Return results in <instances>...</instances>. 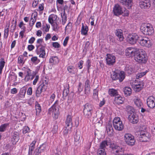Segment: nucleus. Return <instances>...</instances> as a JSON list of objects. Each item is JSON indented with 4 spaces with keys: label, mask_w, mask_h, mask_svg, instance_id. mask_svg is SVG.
Segmentation results:
<instances>
[{
    "label": "nucleus",
    "mask_w": 155,
    "mask_h": 155,
    "mask_svg": "<svg viewBox=\"0 0 155 155\" xmlns=\"http://www.w3.org/2000/svg\"><path fill=\"white\" fill-rule=\"evenodd\" d=\"M113 125L114 129L118 131H121L124 128V126L120 118L118 117H115L113 121Z\"/></svg>",
    "instance_id": "423d86ee"
},
{
    "label": "nucleus",
    "mask_w": 155,
    "mask_h": 155,
    "mask_svg": "<svg viewBox=\"0 0 155 155\" xmlns=\"http://www.w3.org/2000/svg\"><path fill=\"white\" fill-rule=\"evenodd\" d=\"M39 76L38 75H36L35 76V78L33 82V84L34 85H35L39 80Z\"/></svg>",
    "instance_id": "bf43d9fd"
},
{
    "label": "nucleus",
    "mask_w": 155,
    "mask_h": 155,
    "mask_svg": "<svg viewBox=\"0 0 155 155\" xmlns=\"http://www.w3.org/2000/svg\"><path fill=\"white\" fill-rule=\"evenodd\" d=\"M31 61L35 64H37L40 62L39 59L36 56L32 57L31 58Z\"/></svg>",
    "instance_id": "8fccbe9b"
},
{
    "label": "nucleus",
    "mask_w": 155,
    "mask_h": 155,
    "mask_svg": "<svg viewBox=\"0 0 155 155\" xmlns=\"http://www.w3.org/2000/svg\"><path fill=\"white\" fill-rule=\"evenodd\" d=\"M97 155H106V153L105 151V149L99 148L97 151Z\"/></svg>",
    "instance_id": "49530a36"
},
{
    "label": "nucleus",
    "mask_w": 155,
    "mask_h": 155,
    "mask_svg": "<svg viewBox=\"0 0 155 155\" xmlns=\"http://www.w3.org/2000/svg\"><path fill=\"white\" fill-rule=\"evenodd\" d=\"M91 142H88L84 147L85 150H84V153L85 155L87 153V155H89L88 154V149H89L91 147Z\"/></svg>",
    "instance_id": "e433bc0d"
},
{
    "label": "nucleus",
    "mask_w": 155,
    "mask_h": 155,
    "mask_svg": "<svg viewBox=\"0 0 155 155\" xmlns=\"http://www.w3.org/2000/svg\"><path fill=\"white\" fill-rule=\"evenodd\" d=\"M84 87L85 89V93L88 94L90 92V81L88 79H87L85 82Z\"/></svg>",
    "instance_id": "7c9ffc66"
},
{
    "label": "nucleus",
    "mask_w": 155,
    "mask_h": 155,
    "mask_svg": "<svg viewBox=\"0 0 155 155\" xmlns=\"http://www.w3.org/2000/svg\"><path fill=\"white\" fill-rule=\"evenodd\" d=\"M5 62L3 58H2L0 61V74L2 73V70L5 66Z\"/></svg>",
    "instance_id": "37998d69"
},
{
    "label": "nucleus",
    "mask_w": 155,
    "mask_h": 155,
    "mask_svg": "<svg viewBox=\"0 0 155 155\" xmlns=\"http://www.w3.org/2000/svg\"><path fill=\"white\" fill-rule=\"evenodd\" d=\"M124 92L126 96H129L132 93L131 89L130 87H126L124 89Z\"/></svg>",
    "instance_id": "c9c22d12"
},
{
    "label": "nucleus",
    "mask_w": 155,
    "mask_h": 155,
    "mask_svg": "<svg viewBox=\"0 0 155 155\" xmlns=\"http://www.w3.org/2000/svg\"><path fill=\"white\" fill-rule=\"evenodd\" d=\"M111 144V141L109 138H106L105 140L102 141L100 144V148L105 149L107 147L110 145Z\"/></svg>",
    "instance_id": "b1692460"
},
{
    "label": "nucleus",
    "mask_w": 155,
    "mask_h": 155,
    "mask_svg": "<svg viewBox=\"0 0 155 155\" xmlns=\"http://www.w3.org/2000/svg\"><path fill=\"white\" fill-rule=\"evenodd\" d=\"M64 9V12L63 13V15H61L62 18V25H64L65 23L67 21V17L66 15H65V13Z\"/></svg>",
    "instance_id": "de8ad7c7"
},
{
    "label": "nucleus",
    "mask_w": 155,
    "mask_h": 155,
    "mask_svg": "<svg viewBox=\"0 0 155 155\" xmlns=\"http://www.w3.org/2000/svg\"><path fill=\"white\" fill-rule=\"evenodd\" d=\"M139 5L140 7L142 9L149 8L151 6L150 0H140Z\"/></svg>",
    "instance_id": "9b49d317"
},
{
    "label": "nucleus",
    "mask_w": 155,
    "mask_h": 155,
    "mask_svg": "<svg viewBox=\"0 0 155 155\" xmlns=\"http://www.w3.org/2000/svg\"><path fill=\"white\" fill-rule=\"evenodd\" d=\"M80 138V135L78 133H76V134L74 136L75 141L76 142L78 141Z\"/></svg>",
    "instance_id": "4d7b16f0"
},
{
    "label": "nucleus",
    "mask_w": 155,
    "mask_h": 155,
    "mask_svg": "<svg viewBox=\"0 0 155 155\" xmlns=\"http://www.w3.org/2000/svg\"><path fill=\"white\" fill-rule=\"evenodd\" d=\"M35 148V147H29V150L28 151V155H32V152Z\"/></svg>",
    "instance_id": "680f3d73"
},
{
    "label": "nucleus",
    "mask_w": 155,
    "mask_h": 155,
    "mask_svg": "<svg viewBox=\"0 0 155 155\" xmlns=\"http://www.w3.org/2000/svg\"><path fill=\"white\" fill-rule=\"evenodd\" d=\"M137 50L138 49L137 48L135 49L130 47L128 48L125 50V55L128 57L134 56Z\"/></svg>",
    "instance_id": "4468645a"
},
{
    "label": "nucleus",
    "mask_w": 155,
    "mask_h": 155,
    "mask_svg": "<svg viewBox=\"0 0 155 155\" xmlns=\"http://www.w3.org/2000/svg\"><path fill=\"white\" fill-rule=\"evenodd\" d=\"M124 98L122 97L119 94L115 96L113 103L115 104H122L123 102Z\"/></svg>",
    "instance_id": "bb28decb"
},
{
    "label": "nucleus",
    "mask_w": 155,
    "mask_h": 155,
    "mask_svg": "<svg viewBox=\"0 0 155 155\" xmlns=\"http://www.w3.org/2000/svg\"><path fill=\"white\" fill-rule=\"evenodd\" d=\"M35 21L36 20L33 19L32 17L31 19L30 22L29 23L30 26H32L34 25L35 22Z\"/></svg>",
    "instance_id": "338daca9"
},
{
    "label": "nucleus",
    "mask_w": 155,
    "mask_h": 155,
    "mask_svg": "<svg viewBox=\"0 0 155 155\" xmlns=\"http://www.w3.org/2000/svg\"><path fill=\"white\" fill-rule=\"evenodd\" d=\"M125 71L128 74H130L134 72V69L131 66L127 65L125 67Z\"/></svg>",
    "instance_id": "c03bdc74"
},
{
    "label": "nucleus",
    "mask_w": 155,
    "mask_h": 155,
    "mask_svg": "<svg viewBox=\"0 0 155 155\" xmlns=\"http://www.w3.org/2000/svg\"><path fill=\"white\" fill-rule=\"evenodd\" d=\"M133 101L134 104L138 107L140 108L142 106L143 103L138 97L135 96Z\"/></svg>",
    "instance_id": "c85d7f7f"
},
{
    "label": "nucleus",
    "mask_w": 155,
    "mask_h": 155,
    "mask_svg": "<svg viewBox=\"0 0 155 155\" xmlns=\"http://www.w3.org/2000/svg\"><path fill=\"white\" fill-rule=\"evenodd\" d=\"M9 123H5L2 124L0 126V132H3L5 131L8 127H9Z\"/></svg>",
    "instance_id": "58836bf2"
},
{
    "label": "nucleus",
    "mask_w": 155,
    "mask_h": 155,
    "mask_svg": "<svg viewBox=\"0 0 155 155\" xmlns=\"http://www.w3.org/2000/svg\"><path fill=\"white\" fill-rule=\"evenodd\" d=\"M106 131L108 135L112 136L113 134L114 130L111 124L108 123L107 124Z\"/></svg>",
    "instance_id": "393cba45"
},
{
    "label": "nucleus",
    "mask_w": 155,
    "mask_h": 155,
    "mask_svg": "<svg viewBox=\"0 0 155 155\" xmlns=\"http://www.w3.org/2000/svg\"><path fill=\"white\" fill-rule=\"evenodd\" d=\"M110 147L111 148L114 150H116L117 149V148L120 149L119 146H117L114 143L112 144L111 143V144L110 145Z\"/></svg>",
    "instance_id": "5fc2aeb1"
},
{
    "label": "nucleus",
    "mask_w": 155,
    "mask_h": 155,
    "mask_svg": "<svg viewBox=\"0 0 155 155\" xmlns=\"http://www.w3.org/2000/svg\"><path fill=\"white\" fill-rule=\"evenodd\" d=\"M120 3L126 7L128 9H130L133 5V0H119Z\"/></svg>",
    "instance_id": "6ab92c4d"
},
{
    "label": "nucleus",
    "mask_w": 155,
    "mask_h": 155,
    "mask_svg": "<svg viewBox=\"0 0 155 155\" xmlns=\"http://www.w3.org/2000/svg\"><path fill=\"white\" fill-rule=\"evenodd\" d=\"M81 25L82 27L81 30V34L82 35L86 36L87 35L88 27L87 25L85 26L83 23H82Z\"/></svg>",
    "instance_id": "cd10ccee"
},
{
    "label": "nucleus",
    "mask_w": 155,
    "mask_h": 155,
    "mask_svg": "<svg viewBox=\"0 0 155 155\" xmlns=\"http://www.w3.org/2000/svg\"><path fill=\"white\" fill-rule=\"evenodd\" d=\"M24 59L22 55H20L18 58V63L20 64H23L24 62L23 61Z\"/></svg>",
    "instance_id": "864d4df0"
},
{
    "label": "nucleus",
    "mask_w": 155,
    "mask_h": 155,
    "mask_svg": "<svg viewBox=\"0 0 155 155\" xmlns=\"http://www.w3.org/2000/svg\"><path fill=\"white\" fill-rule=\"evenodd\" d=\"M48 113L52 114L53 118L56 119L58 118L59 114V108L58 101L57 100L53 105L48 109Z\"/></svg>",
    "instance_id": "f03ea898"
},
{
    "label": "nucleus",
    "mask_w": 155,
    "mask_h": 155,
    "mask_svg": "<svg viewBox=\"0 0 155 155\" xmlns=\"http://www.w3.org/2000/svg\"><path fill=\"white\" fill-rule=\"evenodd\" d=\"M94 107L91 104L86 103L84 105L83 114L84 117L87 118L91 117L94 112Z\"/></svg>",
    "instance_id": "20e7f679"
},
{
    "label": "nucleus",
    "mask_w": 155,
    "mask_h": 155,
    "mask_svg": "<svg viewBox=\"0 0 155 155\" xmlns=\"http://www.w3.org/2000/svg\"><path fill=\"white\" fill-rule=\"evenodd\" d=\"M124 140L127 144L130 146L134 145L135 142L134 137L130 134H126L124 136Z\"/></svg>",
    "instance_id": "0eeeda50"
},
{
    "label": "nucleus",
    "mask_w": 155,
    "mask_h": 155,
    "mask_svg": "<svg viewBox=\"0 0 155 155\" xmlns=\"http://www.w3.org/2000/svg\"><path fill=\"white\" fill-rule=\"evenodd\" d=\"M46 147V144L45 143H43L35 149L34 154V155H39L41 153L45 151Z\"/></svg>",
    "instance_id": "dca6fc26"
},
{
    "label": "nucleus",
    "mask_w": 155,
    "mask_h": 155,
    "mask_svg": "<svg viewBox=\"0 0 155 155\" xmlns=\"http://www.w3.org/2000/svg\"><path fill=\"white\" fill-rule=\"evenodd\" d=\"M113 11L115 15L119 16L123 13L124 10L120 5L116 4L115 5L114 7Z\"/></svg>",
    "instance_id": "ddd939ff"
},
{
    "label": "nucleus",
    "mask_w": 155,
    "mask_h": 155,
    "mask_svg": "<svg viewBox=\"0 0 155 155\" xmlns=\"http://www.w3.org/2000/svg\"><path fill=\"white\" fill-rule=\"evenodd\" d=\"M124 151V149L120 147V149L117 148V149L115 150V152L119 155H122V152Z\"/></svg>",
    "instance_id": "6e6d98bb"
},
{
    "label": "nucleus",
    "mask_w": 155,
    "mask_h": 155,
    "mask_svg": "<svg viewBox=\"0 0 155 155\" xmlns=\"http://www.w3.org/2000/svg\"><path fill=\"white\" fill-rule=\"evenodd\" d=\"M26 92V90L25 87H23L21 88L19 93L20 97L21 98H24L25 97Z\"/></svg>",
    "instance_id": "79ce46f5"
},
{
    "label": "nucleus",
    "mask_w": 155,
    "mask_h": 155,
    "mask_svg": "<svg viewBox=\"0 0 155 155\" xmlns=\"http://www.w3.org/2000/svg\"><path fill=\"white\" fill-rule=\"evenodd\" d=\"M49 81V80L46 77L43 78H42V82L40 85H44L46 87V88H47L48 85Z\"/></svg>",
    "instance_id": "a18cd8bd"
},
{
    "label": "nucleus",
    "mask_w": 155,
    "mask_h": 155,
    "mask_svg": "<svg viewBox=\"0 0 155 155\" xmlns=\"http://www.w3.org/2000/svg\"><path fill=\"white\" fill-rule=\"evenodd\" d=\"M35 108L36 110V114L38 115L41 111V107L38 103L36 101L35 103Z\"/></svg>",
    "instance_id": "72a5a7b5"
},
{
    "label": "nucleus",
    "mask_w": 155,
    "mask_h": 155,
    "mask_svg": "<svg viewBox=\"0 0 155 155\" xmlns=\"http://www.w3.org/2000/svg\"><path fill=\"white\" fill-rule=\"evenodd\" d=\"M19 139V134L17 132L14 131L12 133L11 140L13 144H16Z\"/></svg>",
    "instance_id": "aec40b11"
},
{
    "label": "nucleus",
    "mask_w": 155,
    "mask_h": 155,
    "mask_svg": "<svg viewBox=\"0 0 155 155\" xmlns=\"http://www.w3.org/2000/svg\"><path fill=\"white\" fill-rule=\"evenodd\" d=\"M147 104L149 107L153 108L155 106V98L153 96H150L147 99Z\"/></svg>",
    "instance_id": "a211bd4d"
},
{
    "label": "nucleus",
    "mask_w": 155,
    "mask_h": 155,
    "mask_svg": "<svg viewBox=\"0 0 155 155\" xmlns=\"http://www.w3.org/2000/svg\"><path fill=\"white\" fill-rule=\"evenodd\" d=\"M9 25H7L5 28L4 31V37L6 39L8 37L9 32Z\"/></svg>",
    "instance_id": "4c0bfd02"
},
{
    "label": "nucleus",
    "mask_w": 155,
    "mask_h": 155,
    "mask_svg": "<svg viewBox=\"0 0 155 155\" xmlns=\"http://www.w3.org/2000/svg\"><path fill=\"white\" fill-rule=\"evenodd\" d=\"M116 35L117 36L120 41L124 40V37L123 36V31L120 29H117L115 32Z\"/></svg>",
    "instance_id": "a878e982"
},
{
    "label": "nucleus",
    "mask_w": 155,
    "mask_h": 155,
    "mask_svg": "<svg viewBox=\"0 0 155 155\" xmlns=\"http://www.w3.org/2000/svg\"><path fill=\"white\" fill-rule=\"evenodd\" d=\"M49 61L50 63L55 64L58 62L59 60L57 57L52 56L49 59Z\"/></svg>",
    "instance_id": "a19ab883"
},
{
    "label": "nucleus",
    "mask_w": 155,
    "mask_h": 155,
    "mask_svg": "<svg viewBox=\"0 0 155 155\" xmlns=\"http://www.w3.org/2000/svg\"><path fill=\"white\" fill-rule=\"evenodd\" d=\"M140 30L144 35H151L154 32L152 25L150 23L143 24L140 27Z\"/></svg>",
    "instance_id": "7ed1b4c3"
},
{
    "label": "nucleus",
    "mask_w": 155,
    "mask_h": 155,
    "mask_svg": "<svg viewBox=\"0 0 155 155\" xmlns=\"http://www.w3.org/2000/svg\"><path fill=\"white\" fill-rule=\"evenodd\" d=\"M75 68L73 66H69L67 67V70L70 73L74 74L75 72L74 71Z\"/></svg>",
    "instance_id": "09e8293b"
},
{
    "label": "nucleus",
    "mask_w": 155,
    "mask_h": 155,
    "mask_svg": "<svg viewBox=\"0 0 155 155\" xmlns=\"http://www.w3.org/2000/svg\"><path fill=\"white\" fill-rule=\"evenodd\" d=\"M82 90L83 88L82 87V83L81 82H79L78 84V91L80 92L82 91Z\"/></svg>",
    "instance_id": "e2e57ef3"
},
{
    "label": "nucleus",
    "mask_w": 155,
    "mask_h": 155,
    "mask_svg": "<svg viewBox=\"0 0 155 155\" xmlns=\"http://www.w3.org/2000/svg\"><path fill=\"white\" fill-rule=\"evenodd\" d=\"M30 131V129L28 126H25L23 129V133L24 134H25L27 133H28Z\"/></svg>",
    "instance_id": "13d9d810"
},
{
    "label": "nucleus",
    "mask_w": 155,
    "mask_h": 155,
    "mask_svg": "<svg viewBox=\"0 0 155 155\" xmlns=\"http://www.w3.org/2000/svg\"><path fill=\"white\" fill-rule=\"evenodd\" d=\"M22 70L24 71V74L25 75L24 80L25 81L27 82L30 80V77L31 74V70L29 68L22 69Z\"/></svg>",
    "instance_id": "412c9836"
},
{
    "label": "nucleus",
    "mask_w": 155,
    "mask_h": 155,
    "mask_svg": "<svg viewBox=\"0 0 155 155\" xmlns=\"http://www.w3.org/2000/svg\"><path fill=\"white\" fill-rule=\"evenodd\" d=\"M52 46L55 48H59L60 47V44L57 42H54L52 43Z\"/></svg>",
    "instance_id": "0e129e2a"
},
{
    "label": "nucleus",
    "mask_w": 155,
    "mask_h": 155,
    "mask_svg": "<svg viewBox=\"0 0 155 155\" xmlns=\"http://www.w3.org/2000/svg\"><path fill=\"white\" fill-rule=\"evenodd\" d=\"M32 88L31 87L28 88L27 91V94L29 95H31L32 94Z\"/></svg>",
    "instance_id": "774afa93"
},
{
    "label": "nucleus",
    "mask_w": 155,
    "mask_h": 155,
    "mask_svg": "<svg viewBox=\"0 0 155 155\" xmlns=\"http://www.w3.org/2000/svg\"><path fill=\"white\" fill-rule=\"evenodd\" d=\"M128 119L129 121L133 124H135L138 121V117L136 113L128 115Z\"/></svg>",
    "instance_id": "f3484780"
},
{
    "label": "nucleus",
    "mask_w": 155,
    "mask_h": 155,
    "mask_svg": "<svg viewBox=\"0 0 155 155\" xmlns=\"http://www.w3.org/2000/svg\"><path fill=\"white\" fill-rule=\"evenodd\" d=\"M57 18V16L55 15L51 14L50 15L48 18L49 22L51 24L55 23L56 21Z\"/></svg>",
    "instance_id": "c756f323"
},
{
    "label": "nucleus",
    "mask_w": 155,
    "mask_h": 155,
    "mask_svg": "<svg viewBox=\"0 0 155 155\" xmlns=\"http://www.w3.org/2000/svg\"><path fill=\"white\" fill-rule=\"evenodd\" d=\"M146 72H144L138 74L137 75V79L141 78L143 76H144L146 74Z\"/></svg>",
    "instance_id": "052dcab7"
},
{
    "label": "nucleus",
    "mask_w": 155,
    "mask_h": 155,
    "mask_svg": "<svg viewBox=\"0 0 155 155\" xmlns=\"http://www.w3.org/2000/svg\"><path fill=\"white\" fill-rule=\"evenodd\" d=\"M139 36L136 33L129 35L127 38V41L131 45L135 44L138 41Z\"/></svg>",
    "instance_id": "9d476101"
},
{
    "label": "nucleus",
    "mask_w": 155,
    "mask_h": 155,
    "mask_svg": "<svg viewBox=\"0 0 155 155\" xmlns=\"http://www.w3.org/2000/svg\"><path fill=\"white\" fill-rule=\"evenodd\" d=\"M127 111L128 114V115L130 114H133L135 113L134 112V110L131 106L129 105L127 106L126 107Z\"/></svg>",
    "instance_id": "ea45409f"
},
{
    "label": "nucleus",
    "mask_w": 155,
    "mask_h": 155,
    "mask_svg": "<svg viewBox=\"0 0 155 155\" xmlns=\"http://www.w3.org/2000/svg\"><path fill=\"white\" fill-rule=\"evenodd\" d=\"M46 87L44 85H40L37 88L36 91V95L37 97H39L42 92L45 91L46 90Z\"/></svg>",
    "instance_id": "4be33fe9"
},
{
    "label": "nucleus",
    "mask_w": 155,
    "mask_h": 155,
    "mask_svg": "<svg viewBox=\"0 0 155 155\" xmlns=\"http://www.w3.org/2000/svg\"><path fill=\"white\" fill-rule=\"evenodd\" d=\"M108 93L110 96H115L118 95V92L116 90L114 89H109L108 91Z\"/></svg>",
    "instance_id": "473e14b6"
},
{
    "label": "nucleus",
    "mask_w": 155,
    "mask_h": 155,
    "mask_svg": "<svg viewBox=\"0 0 155 155\" xmlns=\"http://www.w3.org/2000/svg\"><path fill=\"white\" fill-rule=\"evenodd\" d=\"M135 60L139 63H145L147 61V58L143 50H138L134 56Z\"/></svg>",
    "instance_id": "f257e3e1"
},
{
    "label": "nucleus",
    "mask_w": 155,
    "mask_h": 155,
    "mask_svg": "<svg viewBox=\"0 0 155 155\" xmlns=\"http://www.w3.org/2000/svg\"><path fill=\"white\" fill-rule=\"evenodd\" d=\"M64 89L62 94L63 97H66L69 93V85L64 86Z\"/></svg>",
    "instance_id": "f704fd0d"
},
{
    "label": "nucleus",
    "mask_w": 155,
    "mask_h": 155,
    "mask_svg": "<svg viewBox=\"0 0 155 155\" xmlns=\"http://www.w3.org/2000/svg\"><path fill=\"white\" fill-rule=\"evenodd\" d=\"M37 48L35 50V52L37 54H39V57L42 58H45V46L41 47L37 46Z\"/></svg>",
    "instance_id": "f8f14e48"
},
{
    "label": "nucleus",
    "mask_w": 155,
    "mask_h": 155,
    "mask_svg": "<svg viewBox=\"0 0 155 155\" xmlns=\"http://www.w3.org/2000/svg\"><path fill=\"white\" fill-rule=\"evenodd\" d=\"M98 91L97 90L95 89L94 90L93 95L94 97L95 98H97L98 97Z\"/></svg>",
    "instance_id": "69168bd1"
},
{
    "label": "nucleus",
    "mask_w": 155,
    "mask_h": 155,
    "mask_svg": "<svg viewBox=\"0 0 155 155\" xmlns=\"http://www.w3.org/2000/svg\"><path fill=\"white\" fill-rule=\"evenodd\" d=\"M72 117L73 116L70 115L68 114L67 116L65 121V126H71L70 128H72L73 125Z\"/></svg>",
    "instance_id": "5701e85b"
},
{
    "label": "nucleus",
    "mask_w": 155,
    "mask_h": 155,
    "mask_svg": "<svg viewBox=\"0 0 155 155\" xmlns=\"http://www.w3.org/2000/svg\"><path fill=\"white\" fill-rule=\"evenodd\" d=\"M143 84H134L133 87L134 91L136 92L140 91L143 87Z\"/></svg>",
    "instance_id": "2f4dec72"
},
{
    "label": "nucleus",
    "mask_w": 155,
    "mask_h": 155,
    "mask_svg": "<svg viewBox=\"0 0 155 155\" xmlns=\"http://www.w3.org/2000/svg\"><path fill=\"white\" fill-rule=\"evenodd\" d=\"M138 41L139 44L142 46L149 48L151 46L150 40L148 38L139 36Z\"/></svg>",
    "instance_id": "1a4fd4ad"
},
{
    "label": "nucleus",
    "mask_w": 155,
    "mask_h": 155,
    "mask_svg": "<svg viewBox=\"0 0 155 155\" xmlns=\"http://www.w3.org/2000/svg\"><path fill=\"white\" fill-rule=\"evenodd\" d=\"M125 77V74L123 71H121L118 73L113 71L111 74V78L113 80H118L120 82L123 81Z\"/></svg>",
    "instance_id": "39448f33"
},
{
    "label": "nucleus",
    "mask_w": 155,
    "mask_h": 155,
    "mask_svg": "<svg viewBox=\"0 0 155 155\" xmlns=\"http://www.w3.org/2000/svg\"><path fill=\"white\" fill-rule=\"evenodd\" d=\"M139 135V140L140 142H142L147 141L149 140L150 137L149 134L143 131H141L140 132Z\"/></svg>",
    "instance_id": "6e6552de"
},
{
    "label": "nucleus",
    "mask_w": 155,
    "mask_h": 155,
    "mask_svg": "<svg viewBox=\"0 0 155 155\" xmlns=\"http://www.w3.org/2000/svg\"><path fill=\"white\" fill-rule=\"evenodd\" d=\"M43 41L42 39H38L37 40L36 45V48H37V46L41 47V46H45V45H43L41 44Z\"/></svg>",
    "instance_id": "3c124183"
},
{
    "label": "nucleus",
    "mask_w": 155,
    "mask_h": 155,
    "mask_svg": "<svg viewBox=\"0 0 155 155\" xmlns=\"http://www.w3.org/2000/svg\"><path fill=\"white\" fill-rule=\"evenodd\" d=\"M53 27V30L55 31H56L59 29V27H58V24L56 22L55 23L51 24Z\"/></svg>",
    "instance_id": "603ef678"
},
{
    "label": "nucleus",
    "mask_w": 155,
    "mask_h": 155,
    "mask_svg": "<svg viewBox=\"0 0 155 155\" xmlns=\"http://www.w3.org/2000/svg\"><path fill=\"white\" fill-rule=\"evenodd\" d=\"M106 56V61L107 64L109 66L113 65L115 62V57L110 54H107Z\"/></svg>",
    "instance_id": "2eb2a0df"
}]
</instances>
